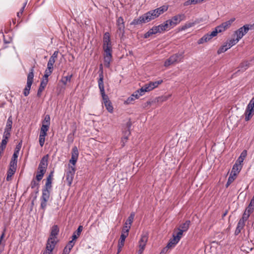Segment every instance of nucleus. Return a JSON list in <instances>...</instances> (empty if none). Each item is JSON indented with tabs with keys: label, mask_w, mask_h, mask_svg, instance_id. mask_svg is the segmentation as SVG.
<instances>
[{
	"label": "nucleus",
	"mask_w": 254,
	"mask_h": 254,
	"mask_svg": "<svg viewBox=\"0 0 254 254\" xmlns=\"http://www.w3.org/2000/svg\"><path fill=\"white\" fill-rule=\"evenodd\" d=\"M168 8L167 6L163 5L155 9L151 10L139 16L138 18L133 19L130 23V25H137L147 23L159 17L161 14L166 11Z\"/></svg>",
	"instance_id": "obj_1"
},
{
	"label": "nucleus",
	"mask_w": 254,
	"mask_h": 254,
	"mask_svg": "<svg viewBox=\"0 0 254 254\" xmlns=\"http://www.w3.org/2000/svg\"><path fill=\"white\" fill-rule=\"evenodd\" d=\"M103 49L104 51V65L109 67L112 59V43L111 40L110 34L106 32L103 36Z\"/></svg>",
	"instance_id": "obj_2"
},
{
	"label": "nucleus",
	"mask_w": 254,
	"mask_h": 254,
	"mask_svg": "<svg viewBox=\"0 0 254 254\" xmlns=\"http://www.w3.org/2000/svg\"><path fill=\"white\" fill-rule=\"evenodd\" d=\"M52 188V186H49L45 184L42 189V195L40 198V207L44 210H45L46 208L47 203L50 198Z\"/></svg>",
	"instance_id": "obj_3"
},
{
	"label": "nucleus",
	"mask_w": 254,
	"mask_h": 254,
	"mask_svg": "<svg viewBox=\"0 0 254 254\" xmlns=\"http://www.w3.org/2000/svg\"><path fill=\"white\" fill-rule=\"evenodd\" d=\"M102 65H100V72L99 74V79L98 80V83L99 88L100 89V93L101 94L102 99L103 100L104 103L110 101L109 100V97L107 95L105 94V90H104V75H103V71L102 69Z\"/></svg>",
	"instance_id": "obj_4"
},
{
	"label": "nucleus",
	"mask_w": 254,
	"mask_h": 254,
	"mask_svg": "<svg viewBox=\"0 0 254 254\" xmlns=\"http://www.w3.org/2000/svg\"><path fill=\"white\" fill-rule=\"evenodd\" d=\"M184 51L179 52L171 56L164 63L165 66H168L171 64L182 62L184 57Z\"/></svg>",
	"instance_id": "obj_5"
},
{
	"label": "nucleus",
	"mask_w": 254,
	"mask_h": 254,
	"mask_svg": "<svg viewBox=\"0 0 254 254\" xmlns=\"http://www.w3.org/2000/svg\"><path fill=\"white\" fill-rule=\"evenodd\" d=\"M34 67H32L29 70L27 75L26 85L24 89L23 94L25 96H27L30 93L31 85L33 82Z\"/></svg>",
	"instance_id": "obj_6"
},
{
	"label": "nucleus",
	"mask_w": 254,
	"mask_h": 254,
	"mask_svg": "<svg viewBox=\"0 0 254 254\" xmlns=\"http://www.w3.org/2000/svg\"><path fill=\"white\" fill-rule=\"evenodd\" d=\"M59 232V229L57 225H54L51 228L50 236L47 242V245L52 246L55 248L57 243L56 239Z\"/></svg>",
	"instance_id": "obj_7"
},
{
	"label": "nucleus",
	"mask_w": 254,
	"mask_h": 254,
	"mask_svg": "<svg viewBox=\"0 0 254 254\" xmlns=\"http://www.w3.org/2000/svg\"><path fill=\"white\" fill-rule=\"evenodd\" d=\"M254 25L251 24H246L243 26L241 27L237 30H236L234 33V36H236L238 40H240L247 32L250 29H252L254 27Z\"/></svg>",
	"instance_id": "obj_8"
},
{
	"label": "nucleus",
	"mask_w": 254,
	"mask_h": 254,
	"mask_svg": "<svg viewBox=\"0 0 254 254\" xmlns=\"http://www.w3.org/2000/svg\"><path fill=\"white\" fill-rule=\"evenodd\" d=\"M254 114V97L248 104L245 111V120L248 121L252 118Z\"/></svg>",
	"instance_id": "obj_9"
},
{
	"label": "nucleus",
	"mask_w": 254,
	"mask_h": 254,
	"mask_svg": "<svg viewBox=\"0 0 254 254\" xmlns=\"http://www.w3.org/2000/svg\"><path fill=\"white\" fill-rule=\"evenodd\" d=\"M116 25L117 26V33L121 37H123L125 34V22L124 18L122 16L119 17L116 21Z\"/></svg>",
	"instance_id": "obj_10"
},
{
	"label": "nucleus",
	"mask_w": 254,
	"mask_h": 254,
	"mask_svg": "<svg viewBox=\"0 0 254 254\" xmlns=\"http://www.w3.org/2000/svg\"><path fill=\"white\" fill-rule=\"evenodd\" d=\"M49 127L44 125H42L39 137V144L41 147H43L44 144L45 137L47 134V132L49 129Z\"/></svg>",
	"instance_id": "obj_11"
},
{
	"label": "nucleus",
	"mask_w": 254,
	"mask_h": 254,
	"mask_svg": "<svg viewBox=\"0 0 254 254\" xmlns=\"http://www.w3.org/2000/svg\"><path fill=\"white\" fill-rule=\"evenodd\" d=\"M185 17L184 14H179L173 16L171 19L168 20L167 22H169L171 27L172 28L179 24L181 21L185 20Z\"/></svg>",
	"instance_id": "obj_12"
},
{
	"label": "nucleus",
	"mask_w": 254,
	"mask_h": 254,
	"mask_svg": "<svg viewBox=\"0 0 254 254\" xmlns=\"http://www.w3.org/2000/svg\"><path fill=\"white\" fill-rule=\"evenodd\" d=\"M75 172V167L70 166L69 167L65 175V180L67 183V185L70 187L72 183L73 179Z\"/></svg>",
	"instance_id": "obj_13"
},
{
	"label": "nucleus",
	"mask_w": 254,
	"mask_h": 254,
	"mask_svg": "<svg viewBox=\"0 0 254 254\" xmlns=\"http://www.w3.org/2000/svg\"><path fill=\"white\" fill-rule=\"evenodd\" d=\"M148 234L147 233H143L141 235V238L139 241V248L138 253L141 254L145 249L146 243L148 241Z\"/></svg>",
	"instance_id": "obj_14"
},
{
	"label": "nucleus",
	"mask_w": 254,
	"mask_h": 254,
	"mask_svg": "<svg viewBox=\"0 0 254 254\" xmlns=\"http://www.w3.org/2000/svg\"><path fill=\"white\" fill-rule=\"evenodd\" d=\"M79 152L76 146H74L71 151V157L69 162L74 166L78 158Z\"/></svg>",
	"instance_id": "obj_15"
},
{
	"label": "nucleus",
	"mask_w": 254,
	"mask_h": 254,
	"mask_svg": "<svg viewBox=\"0 0 254 254\" xmlns=\"http://www.w3.org/2000/svg\"><path fill=\"white\" fill-rule=\"evenodd\" d=\"M157 33H160V31L159 30V27L157 26H153L152 28L150 29L147 32H146L144 35V38H148L150 36H152L153 34H156Z\"/></svg>",
	"instance_id": "obj_16"
},
{
	"label": "nucleus",
	"mask_w": 254,
	"mask_h": 254,
	"mask_svg": "<svg viewBox=\"0 0 254 254\" xmlns=\"http://www.w3.org/2000/svg\"><path fill=\"white\" fill-rule=\"evenodd\" d=\"M157 26L159 27L160 33H161L165 31L168 30L171 28L169 22H167V20H166L163 23L158 25Z\"/></svg>",
	"instance_id": "obj_17"
},
{
	"label": "nucleus",
	"mask_w": 254,
	"mask_h": 254,
	"mask_svg": "<svg viewBox=\"0 0 254 254\" xmlns=\"http://www.w3.org/2000/svg\"><path fill=\"white\" fill-rule=\"evenodd\" d=\"M59 54L58 51H56L54 52L53 54L50 58L47 64V66H54V64L56 62V60L57 59Z\"/></svg>",
	"instance_id": "obj_18"
},
{
	"label": "nucleus",
	"mask_w": 254,
	"mask_h": 254,
	"mask_svg": "<svg viewBox=\"0 0 254 254\" xmlns=\"http://www.w3.org/2000/svg\"><path fill=\"white\" fill-rule=\"evenodd\" d=\"M242 168V165H240L237 163H235V164L233 165L231 173L232 174H236V175L237 176V175L239 174V173L240 172Z\"/></svg>",
	"instance_id": "obj_19"
},
{
	"label": "nucleus",
	"mask_w": 254,
	"mask_h": 254,
	"mask_svg": "<svg viewBox=\"0 0 254 254\" xmlns=\"http://www.w3.org/2000/svg\"><path fill=\"white\" fill-rule=\"evenodd\" d=\"M212 38L211 37V35L209 33H207L204 35L202 37H201L200 39L197 41V43L198 44H201L205 42H207Z\"/></svg>",
	"instance_id": "obj_20"
},
{
	"label": "nucleus",
	"mask_w": 254,
	"mask_h": 254,
	"mask_svg": "<svg viewBox=\"0 0 254 254\" xmlns=\"http://www.w3.org/2000/svg\"><path fill=\"white\" fill-rule=\"evenodd\" d=\"M247 155V152L246 150H244L242 151V152L241 153L240 156L239 157L238 159L236 160L235 163H237L240 165H242V163L246 157Z\"/></svg>",
	"instance_id": "obj_21"
},
{
	"label": "nucleus",
	"mask_w": 254,
	"mask_h": 254,
	"mask_svg": "<svg viewBox=\"0 0 254 254\" xmlns=\"http://www.w3.org/2000/svg\"><path fill=\"white\" fill-rule=\"evenodd\" d=\"M47 84V80L41 81L40 86L38 88L37 92V96L40 97L41 96L42 92L44 90Z\"/></svg>",
	"instance_id": "obj_22"
},
{
	"label": "nucleus",
	"mask_w": 254,
	"mask_h": 254,
	"mask_svg": "<svg viewBox=\"0 0 254 254\" xmlns=\"http://www.w3.org/2000/svg\"><path fill=\"white\" fill-rule=\"evenodd\" d=\"M190 224V220H187L185 223L180 225L178 229L182 230L183 232H186L189 229Z\"/></svg>",
	"instance_id": "obj_23"
},
{
	"label": "nucleus",
	"mask_w": 254,
	"mask_h": 254,
	"mask_svg": "<svg viewBox=\"0 0 254 254\" xmlns=\"http://www.w3.org/2000/svg\"><path fill=\"white\" fill-rule=\"evenodd\" d=\"M235 20V18H232L230 19L229 20H228L226 22L222 23L221 25L223 28L224 30L225 31L232 24V23Z\"/></svg>",
	"instance_id": "obj_24"
},
{
	"label": "nucleus",
	"mask_w": 254,
	"mask_h": 254,
	"mask_svg": "<svg viewBox=\"0 0 254 254\" xmlns=\"http://www.w3.org/2000/svg\"><path fill=\"white\" fill-rule=\"evenodd\" d=\"M82 226L80 225L78 226L77 230L73 233L72 236V239H73V240H75L78 238V237L80 236L81 232L82 231Z\"/></svg>",
	"instance_id": "obj_25"
},
{
	"label": "nucleus",
	"mask_w": 254,
	"mask_h": 254,
	"mask_svg": "<svg viewBox=\"0 0 254 254\" xmlns=\"http://www.w3.org/2000/svg\"><path fill=\"white\" fill-rule=\"evenodd\" d=\"M48 155L44 156L41 160L39 166L47 169L48 166Z\"/></svg>",
	"instance_id": "obj_26"
},
{
	"label": "nucleus",
	"mask_w": 254,
	"mask_h": 254,
	"mask_svg": "<svg viewBox=\"0 0 254 254\" xmlns=\"http://www.w3.org/2000/svg\"><path fill=\"white\" fill-rule=\"evenodd\" d=\"M179 241H178L175 238L171 239L166 246L169 249H171L175 247Z\"/></svg>",
	"instance_id": "obj_27"
},
{
	"label": "nucleus",
	"mask_w": 254,
	"mask_h": 254,
	"mask_svg": "<svg viewBox=\"0 0 254 254\" xmlns=\"http://www.w3.org/2000/svg\"><path fill=\"white\" fill-rule=\"evenodd\" d=\"M16 169L9 167L7 172L6 180L8 181L16 172Z\"/></svg>",
	"instance_id": "obj_28"
},
{
	"label": "nucleus",
	"mask_w": 254,
	"mask_h": 254,
	"mask_svg": "<svg viewBox=\"0 0 254 254\" xmlns=\"http://www.w3.org/2000/svg\"><path fill=\"white\" fill-rule=\"evenodd\" d=\"M230 48H228V43L226 42L223 45L221 46L220 48L218 50L217 54H220L221 53H223L226 52L227 50L229 49Z\"/></svg>",
	"instance_id": "obj_29"
},
{
	"label": "nucleus",
	"mask_w": 254,
	"mask_h": 254,
	"mask_svg": "<svg viewBox=\"0 0 254 254\" xmlns=\"http://www.w3.org/2000/svg\"><path fill=\"white\" fill-rule=\"evenodd\" d=\"M39 181H38L36 179V178L35 179L34 178L32 180L31 184H30L31 187L32 189H34V188L37 187L36 193L38 192V188H39Z\"/></svg>",
	"instance_id": "obj_30"
},
{
	"label": "nucleus",
	"mask_w": 254,
	"mask_h": 254,
	"mask_svg": "<svg viewBox=\"0 0 254 254\" xmlns=\"http://www.w3.org/2000/svg\"><path fill=\"white\" fill-rule=\"evenodd\" d=\"M135 214L134 212H131L129 216L128 217L127 219V220L125 225H128L130 226H131V224L133 221L134 218Z\"/></svg>",
	"instance_id": "obj_31"
},
{
	"label": "nucleus",
	"mask_w": 254,
	"mask_h": 254,
	"mask_svg": "<svg viewBox=\"0 0 254 254\" xmlns=\"http://www.w3.org/2000/svg\"><path fill=\"white\" fill-rule=\"evenodd\" d=\"M240 40H238V38L236 37V39H231L229 41L226 42L228 45V48H231L233 46L236 45Z\"/></svg>",
	"instance_id": "obj_32"
},
{
	"label": "nucleus",
	"mask_w": 254,
	"mask_h": 254,
	"mask_svg": "<svg viewBox=\"0 0 254 254\" xmlns=\"http://www.w3.org/2000/svg\"><path fill=\"white\" fill-rule=\"evenodd\" d=\"M127 237V234L125 233H122L120 236V240L118 242V245L120 246H124L125 239Z\"/></svg>",
	"instance_id": "obj_33"
},
{
	"label": "nucleus",
	"mask_w": 254,
	"mask_h": 254,
	"mask_svg": "<svg viewBox=\"0 0 254 254\" xmlns=\"http://www.w3.org/2000/svg\"><path fill=\"white\" fill-rule=\"evenodd\" d=\"M53 174H54V171H52L50 172L49 176H48L46 182V185H49V186H52V179L53 177Z\"/></svg>",
	"instance_id": "obj_34"
},
{
	"label": "nucleus",
	"mask_w": 254,
	"mask_h": 254,
	"mask_svg": "<svg viewBox=\"0 0 254 254\" xmlns=\"http://www.w3.org/2000/svg\"><path fill=\"white\" fill-rule=\"evenodd\" d=\"M45 173L46 172L45 171H43L42 170L39 171L38 170L36 176V179L38 181H40L42 179Z\"/></svg>",
	"instance_id": "obj_35"
},
{
	"label": "nucleus",
	"mask_w": 254,
	"mask_h": 254,
	"mask_svg": "<svg viewBox=\"0 0 254 254\" xmlns=\"http://www.w3.org/2000/svg\"><path fill=\"white\" fill-rule=\"evenodd\" d=\"M196 23V22H187L182 27L181 29L182 30H185L187 29H188L189 28L194 26Z\"/></svg>",
	"instance_id": "obj_36"
},
{
	"label": "nucleus",
	"mask_w": 254,
	"mask_h": 254,
	"mask_svg": "<svg viewBox=\"0 0 254 254\" xmlns=\"http://www.w3.org/2000/svg\"><path fill=\"white\" fill-rule=\"evenodd\" d=\"M104 104L106 107V109L108 110V111L110 113H112L113 111V107L112 106V103L111 102V101L105 103Z\"/></svg>",
	"instance_id": "obj_37"
},
{
	"label": "nucleus",
	"mask_w": 254,
	"mask_h": 254,
	"mask_svg": "<svg viewBox=\"0 0 254 254\" xmlns=\"http://www.w3.org/2000/svg\"><path fill=\"white\" fill-rule=\"evenodd\" d=\"M254 205L250 203L248 206L246 208L244 212H246L250 215L254 211Z\"/></svg>",
	"instance_id": "obj_38"
},
{
	"label": "nucleus",
	"mask_w": 254,
	"mask_h": 254,
	"mask_svg": "<svg viewBox=\"0 0 254 254\" xmlns=\"http://www.w3.org/2000/svg\"><path fill=\"white\" fill-rule=\"evenodd\" d=\"M72 74H71V75H67V76H64V77H62V78L61 79V82L64 85H66L67 82L70 81V80H71V78L72 77Z\"/></svg>",
	"instance_id": "obj_39"
},
{
	"label": "nucleus",
	"mask_w": 254,
	"mask_h": 254,
	"mask_svg": "<svg viewBox=\"0 0 254 254\" xmlns=\"http://www.w3.org/2000/svg\"><path fill=\"white\" fill-rule=\"evenodd\" d=\"M52 246H48L46 245V250L44 252L43 254H52V251L54 249Z\"/></svg>",
	"instance_id": "obj_40"
},
{
	"label": "nucleus",
	"mask_w": 254,
	"mask_h": 254,
	"mask_svg": "<svg viewBox=\"0 0 254 254\" xmlns=\"http://www.w3.org/2000/svg\"><path fill=\"white\" fill-rule=\"evenodd\" d=\"M249 63L247 61L244 62L241 64L240 68L242 71L245 70L249 67Z\"/></svg>",
	"instance_id": "obj_41"
},
{
	"label": "nucleus",
	"mask_w": 254,
	"mask_h": 254,
	"mask_svg": "<svg viewBox=\"0 0 254 254\" xmlns=\"http://www.w3.org/2000/svg\"><path fill=\"white\" fill-rule=\"evenodd\" d=\"M74 241V240H73L72 239V240L68 242V244L65 246L64 249H67V250H69V251L70 252L71 250L75 244Z\"/></svg>",
	"instance_id": "obj_42"
},
{
	"label": "nucleus",
	"mask_w": 254,
	"mask_h": 254,
	"mask_svg": "<svg viewBox=\"0 0 254 254\" xmlns=\"http://www.w3.org/2000/svg\"><path fill=\"white\" fill-rule=\"evenodd\" d=\"M178 230L179 232H177L176 236L173 235V237L175 238L178 241H180L184 232L179 229H178Z\"/></svg>",
	"instance_id": "obj_43"
},
{
	"label": "nucleus",
	"mask_w": 254,
	"mask_h": 254,
	"mask_svg": "<svg viewBox=\"0 0 254 254\" xmlns=\"http://www.w3.org/2000/svg\"><path fill=\"white\" fill-rule=\"evenodd\" d=\"M250 215H249V214H248L246 212H244V213L243 214L242 218L241 219H240L239 220L245 223L246 221H247L248 220V219H249Z\"/></svg>",
	"instance_id": "obj_44"
},
{
	"label": "nucleus",
	"mask_w": 254,
	"mask_h": 254,
	"mask_svg": "<svg viewBox=\"0 0 254 254\" xmlns=\"http://www.w3.org/2000/svg\"><path fill=\"white\" fill-rule=\"evenodd\" d=\"M54 66H47V68L45 71V74L50 75L53 72Z\"/></svg>",
	"instance_id": "obj_45"
},
{
	"label": "nucleus",
	"mask_w": 254,
	"mask_h": 254,
	"mask_svg": "<svg viewBox=\"0 0 254 254\" xmlns=\"http://www.w3.org/2000/svg\"><path fill=\"white\" fill-rule=\"evenodd\" d=\"M144 89H145L144 90H146L147 92L150 91L152 90V89H153L151 82H150L148 84H145L144 85Z\"/></svg>",
	"instance_id": "obj_46"
},
{
	"label": "nucleus",
	"mask_w": 254,
	"mask_h": 254,
	"mask_svg": "<svg viewBox=\"0 0 254 254\" xmlns=\"http://www.w3.org/2000/svg\"><path fill=\"white\" fill-rule=\"evenodd\" d=\"M130 226L128 225H125L123 228V230H122V233H125V234H127V235H128V232H129V230L130 228Z\"/></svg>",
	"instance_id": "obj_47"
},
{
	"label": "nucleus",
	"mask_w": 254,
	"mask_h": 254,
	"mask_svg": "<svg viewBox=\"0 0 254 254\" xmlns=\"http://www.w3.org/2000/svg\"><path fill=\"white\" fill-rule=\"evenodd\" d=\"M12 119L11 116H9L7 120L6 127L12 128Z\"/></svg>",
	"instance_id": "obj_48"
},
{
	"label": "nucleus",
	"mask_w": 254,
	"mask_h": 254,
	"mask_svg": "<svg viewBox=\"0 0 254 254\" xmlns=\"http://www.w3.org/2000/svg\"><path fill=\"white\" fill-rule=\"evenodd\" d=\"M126 126H127V130L125 131L126 133L128 135H129L130 133V127H131V122L130 121H128L126 123Z\"/></svg>",
	"instance_id": "obj_49"
},
{
	"label": "nucleus",
	"mask_w": 254,
	"mask_h": 254,
	"mask_svg": "<svg viewBox=\"0 0 254 254\" xmlns=\"http://www.w3.org/2000/svg\"><path fill=\"white\" fill-rule=\"evenodd\" d=\"M163 82L162 80H160L158 81H154V82H151L152 87L153 89L157 87L159 84H161Z\"/></svg>",
	"instance_id": "obj_50"
},
{
	"label": "nucleus",
	"mask_w": 254,
	"mask_h": 254,
	"mask_svg": "<svg viewBox=\"0 0 254 254\" xmlns=\"http://www.w3.org/2000/svg\"><path fill=\"white\" fill-rule=\"evenodd\" d=\"M135 97L134 96H132V95H131L125 101V103H126L127 104H131V103H132V102L135 100Z\"/></svg>",
	"instance_id": "obj_51"
},
{
	"label": "nucleus",
	"mask_w": 254,
	"mask_h": 254,
	"mask_svg": "<svg viewBox=\"0 0 254 254\" xmlns=\"http://www.w3.org/2000/svg\"><path fill=\"white\" fill-rule=\"evenodd\" d=\"M17 161L13 160L11 159V161L9 163V167H11L12 168H15L16 169L17 167Z\"/></svg>",
	"instance_id": "obj_52"
},
{
	"label": "nucleus",
	"mask_w": 254,
	"mask_h": 254,
	"mask_svg": "<svg viewBox=\"0 0 254 254\" xmlns=\"http://www.w3.org/2000/svg\"><path fill=\"white\" fill-rule=\"evenodd\" d=\"M236 174H232V173H230V175L228 178V180L231 182V183H232L233 182V181L236 179Z\"/></svg>",
	"instance_id": "obj_53"
},
{
	"label": "nucleus",
	"mask_w": 254,
	"mask_h": 254,
	"mask_svg": "<svg viewBox=\"0 0 254 254\" xmlns=\"http://www.w3.org/2000/svg\"><path fill=\"white\" fill-rule=\"evenodd\" d=\"M26 4H27V1H25L24 4H23V6L21 7V9L20 10V11L19 12H17V16L18 17H20L21 15L23 13V12L24 11V9L26 5Z\"/></svg>",
	"instance_id": "obj_54"
},
{
	"label": "nucleus",
	"mask_w": 254,
	"mask_h": 254,
	"mask_svg": "<svg viewBox=\"0 0 254 254\" xmlns=\"http://www.w3.org/2000/svg\"><path fill=\"white\" fill-rule=\"evenodd\" d=\"M245 225V223L239 220L237 224V228L242 230L244 227Z\"/></svg>",
	"instance_id": "obj_55"
},
{
	"label": "nucleus",
	"mask_w": 254,
	"mask_h": 254,
	"mask_svg": "<svg viewBox=\"0 0 254 254\" xmlns=\"http://www.w3.org/2000/svg\"><path fill=\"white\" fill-rule=\"evenodd\" d=\"M215 29H216V30H217L218 33L222 32L225 31L224 29H223V28L221 25V24L220 25L216 27Z\"/></svg>",
	"instance_id": "obj_56"
},
{
	"label": "nucleus",
	"mask_w": 254,
	"mask_h": 254,
	"mask_svg": "<svg viewBox=\"0 0 254 254\" xmlns=\"http://www.w3.org/2000/svg\"><path fill=\"white\" fill-rule=\"evenodd\" d=\"M128 135L127 134H126V132H125V135L122 139V141L123 142V144L122 145L123 146H124L125 145V142H126L127 140L128 139V137H127Z\"/></svg>",
	"instance_id": "obj_57"
},
{
	"label": "nucleus",
	"mask_w": 254,
	"mask_h": 254,
	"mask_svg": "<svg viewBox=\"0 0 254 254\" xmlns=\"http://www.w3.org/2000/svg\"><path fill=\"white\" fill-rule=\"evenodd\" d=\"M21 145H22V143H21V142H20L16 146L14 151L19 153V151L21 148Z\"/></svg>",
	"instance_id": "obj_58"
},
{
	"label": "nucleus",
	"mask_w": 254,
	"mask_h": 254,
	"mask_svg": "<svg viewBox=\"0 0 254 254\" xmlns=\"http://www.w3.org/2000/svg\"><path fill=\"white\" fill-rule=\"evenodd\" d=\"M132 95L135 99H138L140 96H141V94L139 93L138 90L135 91Z\"/></svg>",
	"instance_id": "obj_59"
},
{
	"label": "nucleus",
	"mask_w": 254,
	"mask_h": 254,
	"mask_svg": "<svg viewBox=\"0 0 254 254\" xmlns=\"http://www.w3.org/2000/svg\"><path fill=\"white\" fill-rule=\"evenodd\" d=\"M19 153H18L17 152H14V153L12 155V158H11V160H15V161H17V158H18V154H19Z\"/></svg>",
	"instance_id": "obj_60"
},
{
	"label": "nucleus",
	"mask_w": 254,
	"mask_h": 254,
	"mask_svg": "<svg viewBox=\"0 0 254 254\" xmlns=\"http://www.w3.org/2000/svg\"><path fill=\"white\" fill-rule=\"evenodd\" d=\"M7 142L8 141L5 139H2L0 147H2L3 148L5 149Z\"/></svg>",
	"instance_id": "obj_61"
},
{
	"label": "nucleus",
	"mask_w": 254,
	"mask_h": 254,
	"mask_svg": "<svg viewBox=\"0 0 254 254\" xmlns=\"http://www.w3.org/2000/svg\"><path fill=\"white\" fill-rule=\"evenodd\" d=\"M144 89V87L143 86L141 88L138 90V91H139V93L141 94V96L143 95L145 92H147L146 90H145Z\"/></svg>",
	"instance_id": "obj_62"
},
{
	"label": "nucleus",
	"mask_w": 254,
	"mask_h": 254,
	"mask_svg": "<svg viewBox=\"0 0 254 254\" xmlns=\"http://www.w3.org/2000/svg\"><path fill=\"white\" fill-rule=\"evenodd\" d=\"M169 250V249L167 246H166L162 250L161 253H162L163 254H166L168 252Z\"/></svg>",
	"instance_id": "obj_63"
},
{
	"label": "nucleus",
	"mask_w": 254,
	"mask_h": 254,
	"mask_svg": "<svg viewBox=\"0 0 254 254\" xmlns=\"http://www.w3.org/2000/svg\"><path fill=\"white\" fill-rule=\"evenodd\" d=\"M217 34H218V32H217V30H216L215 29L210 33V34L211 36V37H212V38L216 36L217 35Z\"/></svg>",
	"instance_id": "obj_64"
}]
</instances>
